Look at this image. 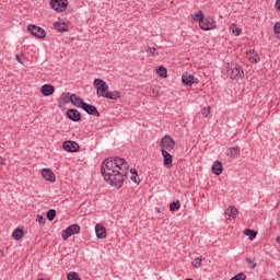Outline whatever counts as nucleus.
Returning a JSON list of instances; mask_svg holds the SVG:
<instances>
[{
	"instance_id": "obj_23",
	"label": "nucleus",
	"mask_w": 280,
	"mask_h": 280,
	"mask_svg": "<svg viewBox=\"0 0 280 280\" xmlns=\"http://www.w3.org/2000/svg\"><path fill=\"white\" fill-rule=\"evenodd\" d=\"M12 237L13 240H15L16 242L23 240V229L21 228H16L13 233H12Z\"/></svg>"
},
{
	"instance_id": "obj_16",
	"label": "nucleus",
	"mask_w": 280,
	"mask_h": 280,
	"mask_svg": "<svg viewBox=\"0 0 280 280\" xmlns=\"http://www.w3.org/2000/svg\"><path fill=\"white\" fill-rule=\"evenodd\" d=\"M238 213H240V211L234 206H230L228 209H225V217L229 220H231V219L235 220V218H237Z\"/></svg>"
},
{
	"instance_id": "obj_39",
	"label": "nucleus",
	"mask_w": 280,
	"mask_h": 280,
	"mask_svg": "<svg viewBox=\"0 0 280 280\" xmlns=\"http://www.w3.org/2000/svg\"><path fill=\"white\" fill-rule=\"evenodd\" d=\"M210 114H211V107H208V108H203V109H202V115H203V117H209Z\"/></svg>"
},
{
	"instance_id": "obj_15",
	"label": "nucleus",
	"mask_w": 280,
	"mask_h": 280,
	"mask_svg": "<svg viewBox=\"0 0 280 280\" xmlns=\"http://www.w3.org/2000/svg\"><path fill=\"white\" fill-rule=\"evenodd\" d=\"M40 93L44 95V97H49L52 93H56V88H54L51 84H44L40 88Z\"/></svg>"
},
{
	"instance_id": "obj_8",
	"label": "nucleus",
	"mask_w": 280,
	"mask_h": 280,
	"mask_svg": "<svg viewBox=\"0 0 280 280\" xmlns=\"http://www.w3.org/2000/svg\"><path fill=\"white\" fill-rule=\"evenodd\" d=\"M199 27L203 30V32H209L210 30H213L215 27V21L211 18H202V20L199 22Z\"/></svg>"
},
{
	"instance_id": "obj_6",
	"label": "nucleus",
	"mask_w": 280,
	"mask_h": 280,
	"mask_svg": "<svg viewBox=\"0 0 280 280\" xmlns=\"http://www.w3.org/2000/svg\"><path fill=\"white\" fill-rule=\"evenodd\" d=\"M80 233V226L78 224H71L62 231L61 236L65 242L71 237V235H78Z\"/></svg>"
},
{
	"instance_id": "obj_36",
	"label": "nucleus",
	"mask_w": 280,
	"mask_h": 280,
	"mask_svg": "<svg viewBox=\"0 0 280 280\" xmlns=\"http://www.w3.org/2000/svg\"><path fill=\"white\" fill-rule=\"evenodd\" d=\"M273 32H275L277 38L280 40V22H277V23L273 25Z\"/></svg>"
},
{
	"instance_id": "obj_11",
	"label": "nucleus",
	"mask_w": 280,
	"mask_h": 280,
	"mask_svg": "<svg viewBox=\"0 0 280 280\" xmlns=\"http://www.w3.org/2000/svg\"><path fill=\"white\" fill-rule=\"evenodd\" d=\"M62 148L66 152H79L80 151V144L75 141H65L62 143Z\"/></svg>"
},
{
	"instance_id": "obj_41",
	"label": "nucleus",
	"mask_w": 280,
	"mask_h": 280,
	"mask_svg": "<svg viewBox=\"0 0 280 280\" xmlns=\"http://www.w3.org/2000/svg\"><path fill=\"white\" fill-rule=\"evenodd\" d=\"M137 175H132L131 176V180L133 182V183H136L137 185H139V183H141V179H137Z\"/></svg>"
},
{
	"instance_id": "obj_30",
	"label": "nucleus",
	"mask_w": 280,
	"mask_h": 280,
	"mask_svg": "<svg viewBox=\"0 0 280 280\" xmlns=\"http://www.w3.org/2000/svg\"><path fill=\"white\" fill-rule=\"evenodd\" d=\"M230 30L232 34H235V36H240V34H242V28H240L237 24H232Z\"/></svg>"
},
{
	"instance_id": "obj_5",
	"label": "nucleus",
	"mask_w": 280,
	"mask_h": 280,
	"mask_svg": "<svg viewBox=\"0 0 280 280\" xmlns=\"http://www.w3.org/2000/svg\"><path fill=\"white\" fill-rule=\"evenodd\" d=\"M27 30L32 36H35V38L44 39L47 37V33L43 30V27L36 26L35 24H30Z\"/></svg>"
},
{
	"instance_id": "obj_19",
	"label": "nucleus",
	"mask_w": 280,
	"mask_h": 280,
	"mask_svg": "<svg viewBox=\"0 0 280 280\" xmlns=\"http://www.w3.org/2000/svg\"><path fill=\"white\" fill-rule=\"evenodd\" d=\"M71 104H73V106H77V108H82L84 104H86V102H84L82 97L73 94Z\"/></svg>"
},
{
	"instance_id": "obj_18",
	"label": "nucleus",
	"mask_w": 280,
	"mask_h": 280,
	"mask_svg": "<svg viewBox=\"0 0 280 280\" xmlns=\"http://www.w3.org/2000/svg\"><path fill=\"white\" fill-rule=\"evenodd\" d=\"M212 172L215 174V176H220L222 172H224V167H222V162L220 160H217L212 165Z\"/></svg>"
},
{
	"instance_id": "obj_33",
	"label": "nucleus",
	"mask_w": 280,
	"mask_h": 280,
	"mask_svg": "<svg viewBox=\"0 0 280 280\" xmlns=\"http://www.w3.org/2000/svg\"><path fill=\"white\" fill-rule=\"evenodd\" d=\"M245 261L249 265L250 270H255V268H257V262H255V259L247 257L245 258Z\"/></svg>"
},
{
	"instance_id": "obj_44",
	"label": "nucleus",
	"mask_w": 280,
	"mask_h": 280,
	"mask_svg": "<svg viewBox=\"0 0 280 280\" xmlns=\"http://www.w3.org/2000/svg\"><path fill=\"white\" fill-rule=\"evenodd\" d=\"M276 9L279 10V12H280V0L276 1Z\"/></svg>"
},
{
	"instance_id": "obj_21",
	"label": "nucleus",
	"mask_w": 280,
	"mask_h": 280,
	"mask_svg": "<svg viewBox=\"0 0 280 280\" xmlns=\"http://www.w3.org/2000/svg\"><path fill=\"white\" fill-rule=\"evenodd\" d=\"M103 97L106 100H119L121 97V92L119 91H114V92H106Z\"/></svg>"
},
{
	"instance_id": "obj_13",
	"label": "nucleus",
	"mask_w": 280,
	"mask_h": 280,
	"mask_svg": "<svg viewBox=\"0 0 280 280\" xmlns=\"http://www.w3.org/2000/svg\"><path fill=\"white\" fill-rule=\"evenodd\" d=\"M42 177L48 183H56V174L50 168H43L42 170Z\"/></svg>"
},
{
	"instance_id": "obj_34",
	"label": "nucleus",
	"mask_w": 280,
	"mask_h": 280,
	"mask_svg": "<svg viewBox=\"0 0 280 280\" xmlns=\"http://www.w3.org/2000/svg\"><path fill=\"white\" fill-rule=\"evenodd\" d=\"M202 266V257H197L192 261V268H200Z\"/></svg>"
},
{
	"instance_id": "obj_35",
	"label": "nucleus",
	"mask_w": 280,
	"mask_h": 280,
	"mask_svg": "<svg viewBox=\"0 0 280 280\" xmlns=\"http://www.w3.org/2000/svg\"><path fill=\"white\" fill-rule=\"evenodd\" d=\"M147 54H149V56H152L153 58H156L159 56V52H156V48L154 47H149Z\"/></svg>"
},
{
	"instance_id": "obj_1",
	"label": "nucleus",
	"mask_w": 280,
	"mask_h": 280,
	"mask_svg": "<svg viewBox=\"0 0 280 280\" xmlns=\"http://www.w3.org/2000/svg\"><path fill=\"white\" fill-rule=\"evenodd\" d=\"M128 162L122 158H107L101 165V174L104 180L116 189L124 187V180L128 176Z\"/></svg>"
},
{
	"instance_id": "obj_40",
	"label": "nucleus",
	"mask_w": 280,
	"mask_h": 280,
	"mask_svg": "<svg viewBox=\"0 0 280 280\" xmlns=\"http://www.w3.org/2000/svg\"><path fill=\"white\" fill-rule=\"evenodd\" d=\"M15 60L20 63L23 65L25 62V60L21 59V55H15Z\"/></svg>"
},
{
	"instance_id": "obj_31",
	"label": "nucleus",
	"mask_w": 280,
	"mask_h": 280,
	"mask_svg": "<svg viewBox=\"0 0 280 280\" xmlns=\"http://www.w3.org/2000/svg\"><path fill=\"white\" fill-rule=\"evenodd\" d=\"M67 279L68 280H82V278H80V275H78V272L75 271H71L67 275Z\"/></svg>"
},
{
	"instance_id": "obj_32",
	"label": "nucleus",
	"mask_w": 280,
	"mask_h": 280,
	"mask_svg": "<svg viewBox=\"0 0 280 280\" xmlns=\"http://www.w3.org/2000/svg\"><path fill=\"white\" fill-rule=\"evenodd\" d=\"M180 209V201H173L170 203V211H178Z\"/></svg>"
},
{
	"instance_id": "obj_26",
	"label": "nucleus",
	"mask_w": 280,
	"mask_h": 280,
	"mask_svg": "<svg viewBox=\"0 0 280 280\" xmlns=\"http://www.w3.org/2000/svg\"><path fill=\"white\" fill-rule=\"evenodd\" d=\"M46 218H47L48 222H54V220H56V209H49L46 212Z\"/></svg>"
},
{
	"instance_id": "obj_9",
	"label": "nucleus",
	"mask_w": 280,
	"mask_h": 280,
	"mask_svg": "<svg viewBox=\"0 0 280 280\" xmlns=\"http://www.w3.org/2000/svg\"><path fill=\"white\" fill-rule=\"evenodd\" d=\"M66 117L70 119V121H81L82 120V114L78 112L75 108H69L66 112Z\"/></svg>"
},
{
	"instance_id": "obj_28",
	"label": "nucleus",
	"mask_w": 280,
	"mask_h": 280,
	"mask_svg": "<svg viewBox=\"0 0 280 280\" xmlns=\"http://www.w3.org/2000/svg\"><path fill=\"white\" fill-rule=\"evenodd\" d=\"M62 100L65 101L66 104H69L73 102V94L69 93V92H66V93H62L61 95Z\"/></svg>"
},
{
	"instance_id": "obj_10",
	"label": "nucleus",
	"mask_w": 280,
	"mask_h": 280,
	"mask_svg": "<svg viewBox=\"0 0 280 280\" xmlns=\"http://www.w3.org/2000/svg\"><path fill=\"white\" fill-rule=\"evenodd\" d=\"M182 82L185 86H192V84H198V79L186 72L182 75Z\"/></svg>"
},
{
	"instance_id": "obj_27",
	"label": "nucleus",
	"mask_w": 280,
	"mask_h": 280,
	"mask_svg": "<svg viewBox=\"0 0 280 280\" xmlns=\"http://www.w3.org/2000/svg\"><path fill=\"white\" fill-rule=\"evenodd\" d=\"M244 235H246L247 237H249V240H255L257 237V231L255 230H250V229H246L244 231Z\"/></svg>"
},
{
	"instance_id": "obj_37",
	"label": "nucleus",
	"mask_w": 280,
	"mask_h": 280,
	"mask_svg": "<svg viewBox=\"0 0 280 280\" xmlns=\"http://www.w3.org/2000/svg\"><path fill=\"white\" fill-rule=\"evenodd\" d=\"M230 280H246V273L240 272V273L235 275L234 277H232Z\"/></svg>"
},
{
	"instance_id": "obj_4",
	"label": "nucleus",
	"mask_w": 280,
	"mask_h": 280,
	"mask_svg": "<svg viewBox=\"0 0 280 280\" xmlns=\"http://www.w3.org/2000/svg\"><path fill=\"white\" fill-rule=\"evenodd\" d=\"M94 88L96 89V95L98 97H104L108 91V83L102 79H95L94 82Z\"/></svg>"
},
{
	"instance_id": "obj_7",
	"label": "nucleus",
	"mask_w": 280,
	"mask_h": 280,
	"mask_svg": "<svg viewBox=\"0 0 280 280\" xmlns=\"http://www.w3.org/2000/svg\"><path fill=\"white\" fill-rule=\"evenodd\" d=\"M67 5H69L68 0H51L50 8L55 10V12H65L67 10Z\"/></svg>"
},
{
	"instance_id": "obj_38",
	"label": "nucleus",
	"mask_w": 280,
	"mask_h": 280,
	"mask_svg": "<svg viewBox=\"0 0 280 280\" xmlns=\"http://www.w3.org/2000/svg\"><path fill=\"white\" fill-rule=\"evenodd\" d=\"M37 222L39 224H45V222H47V219H45V217H43L42 214L37 215Z\"/></svg>"
},
{
	"instance_id": "obj_22",
	"label": "nucleus",
	"mask_w": 280,
	"mask_h": 280,
	"mask_svg": "<svg viewBox=\"0 0 280 280\" xmlns=\"http://www.w3.org/2000/svg\"><path fill=\"white\" fill-rule=\"evenodd\" d=\"M228 156H231V159H237V156H240V147L230 148Z\"/></svg>"
},
{
	"instance_id": "obj_20",
	"label": "nucleus",
	"mask_w": 280,
	"mask_h": 280,
	"mask_svg": "<svg viewBox=\"0 0 280 280\" xmlns=\"http://www.w3.org/2000/svg\"><path fill=\"white\" fill-rule=\"evenodd\" d=\"M54 27L56 31L60 32L61 34L65 32H69V27L67 26V23L65 22H55Z\"/></svg>"
},
{
	"instance_id": "obj_3",
	"label": "nucleus",
	"mask_w": 280,
	"mask_h": 280,
	"mask_svg": "<svg viewBox=\"0 0 280 280\" xmlns=\"http://www.w3.org/2000/svg\"><path fill=\"white\" fill-rule=\"evenodd\" d=\"M175 147H176V141L170 135L164 136L160 141L161 150L172 152V150H174Z\"/></svg>"
},
{
	"instance_id": "obj_25",
	"label": "nucleus",
	"mask_w": 280,
	"mask_h": 280,
	"mask_svg": "<svg viewBox=\"0 0 280 280\" xmlns=\"http://www.w3.org/2000/svg\"><path fill=\"white\" fill-rule=\"evenodd\" d=\"M248 60L252 65H259L261 57H259V52H256L254 56H249Z\"/></svg>"
},
{
	"instance_id": "obj_24",
	"label": "nucleus",
	"mask_w": 280,
	"mask_h": 280,
	"mask_svg": "<svg viewBox=\"0 0 280 280\" xmlns=\"http://www.w3.org/2000/svg\"><path fill=\"white\" fill-rule=\"evenodd\" d=\"M156 73L158 75H160V78H167V68H165L164 66H160L156 68Z\"/></svg>"
},
{
	"instance_id": "obj_14",
	"label": "nucleus",
	"mask_w": 280,
	"mask_h": 280,
	"mask_svg": "<svg viewBox=\"0 0 280 280\" xmlns=\"http://www.w3.org/2000/svg\"><path fill=\"white\" fill-rule=\"evenodd\" d=\"M161 154L163 156V165H165L167 168L172 167L174 158L170 154V152L165 150H161Z\"/></svg>"
},
{
	"instance_id": "obj_2",
	"label": "nucleus",
	"mask_w": 280,
	"mask_h": 280,
	"mask_svg": "<svg viewBox=\"0 0 280 280\" xmlns=\"http://www.w3.org/2000/svg\"><path fill=\"white\" fill-rule=\"evenodd\" d=\"M226 75L231 78V80H242V78H244V69L240 63L230 62L226 67Z\"/></svg>"
},
{
	"instance_id": "obj_29",
	"label": "nucleus",
	"mask_w": 280,
	"mask_h": 280,
	"mask_svg": "<svg viewBox=\"0 0 280 280\" xmlns=\"http://www.w3.org/2000/svg\"><path fill=\"white\" fill-rule=\"evenodd\" d=\"M192 21H197L200 23V21H202V18L205 16V13H202L201 10L195 12L192 15Z\"/></svg>"
},
{
	"instance_id": "obj_43",
	"label": "nucleus",
	"mask_w": 280,
	"mask_h": 280,
	"mask_svg": "<svg viewBox=\"0 0 280 280\" xmlns=\"http://www.w3.org/2000/svg\"><path fill=\"white\" fill-rule=\"evenodd\" d=\"M256 54H257V51H255V49H250V50L247 51L248 56H254Z\"/></svg>"
},
{
	"instance_id": "obj_42",
	"label": "nucleus",
	"mask_w": 280,
	"mask_h": 280,
	"mask_svg": "<svg viewBox=\"0 0 280 280\" xmlns=\"http://www.w3.org/2000/svg\"><path fill=\"white\" fill-rule=\"evenodd\" d=\"M130 174H132V176H139V173L137 172V168H131Z\"/></svg>"
},
{
	"instance_id": "obj_17",
	"label": "nucleus",
	"mask_w": 280,
	"mask_h": 280,
	"mask_svg": "<svg viewBox=\"0 0 280 280\" xmlns=\"http://www.w3.org/2000/svg\"><path fill=\"white\" fill-rule=\"evenodd\" d=\"M95 233H96V237L98 240H106V228H104V225L102 224H96L95 225Z\"/></svg>"
},
{
	"instance_id": "obj_12",
	"label": "nucleus",
	"mask_w": 280,
	"mask_h": 280,
	"mask_svg": "<svg viewBox=\"0 0 280 280\" xmlns=\"http://www.w3.org/2000/svg\"><path fill=\"white\" fill-rule=\"evenodd\" d=\"M88 115H92L93 117H100V112L95 105H91L89 103L83 104L81 107Z\"/></svg>"
},
{
	"instance_id": "obj_45",
	"label": "nucleus",
	"mask_w": 280,
	"mask_h": 280,
	"mask_svg": "<svg viewBox=\"0 0 280 280\" xmlns=\"http://www.w3.org/2000/svg\"><path fill=\"white\" fill-rule=\"evenodd\" d=\"M276 241L278 242V244H279V242H280V237L278 236L277 238H276Z\"/></svg>"
},
{
	"instance_id": "obj_46",
	"label": "nucleus",
	"mask_w": 280,
	"mask_h": 280,
	"mask_svg": "<svg viewBox=\"0 0 280 280\" xmlns=\"http://www.w3.org/2000/svg\"><path fill=\"white\" fill-rule=\"evenodd\" d=\"M155 211H158V212H159V211H160V210H159V208H155Z\"/></svg>"
}]
</instances>
